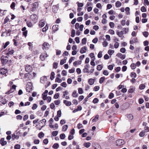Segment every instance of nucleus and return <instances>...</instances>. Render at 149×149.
<instances>
[{"mask_svg":"<svg viewBox=\"0 0 149 149\" xmlns=\"http://www.w3.org/2000/svg\"><path fill=\"white\" fill-rule=\"evenodd\" d=\"M39 5L38 3L37 2L31 4L29 5L30 11L34 12L38 8Z\"/></svg>","mask_w":149,"mask_h":149,"instance_id":"1","label":"nucleus"},{"mask_svg":"<svg viewBox=\"0 0 149 149\" xmlns=\"http://www.w3.org/2000/svg\"><path fill=\"white\" fill-rule=\"evenodd\" d=\"M38 19V17L36 14H33L30 16V21L33 24L37 22Z\"/></svg>","mask_w":149,"mask_h":149,"instance_id":"2","label":"nucleus"},{"mask_svg":"<svg viewBox=\"0 0 149 149\" xmlns=\"http://www.w3.org/2000/svg\"><path fill=\"white\" fill-rule=\"evenodd\" d=\"M125 143L124 141L122 139H119L116 140L115 144L116 146H120L123 145Z\"/></svg>","mask_w":149,"mask_h":149,"instance_id":"3","label":"nucleus"},{"mask_svg":"<svg viewBox=\"0 0 149 149\" xmlns=\"http://www.w3.org/2000/svg\"><path fill=\"white\" fill-rule=\"evenodd\" d=\"M1 60L2 63L5 65L8 61V58L7 56H2L1 58Z\"/></svg>","mask_w":149,"mask_h":149,"instance_id":"4","label":"nucleus"},{"mask_svg":"<svg viewBox=\"0 0 149 149\" xmlns=\"http://www.w3.org/2000/svg\"><path fill=\"white\" fill-rule=\"evenodd\" d=\"M33 90V83L31 82H29V93Z\"/></svg>","mask_w":149,"mask_h":149,"instance_id":"5","label":"nucleus"},{"mask_svg":"<svg viewBox=\"0 0 149 149\" xmlns=\"http://www.w3.org/2000/svg\"><path fill=\"white\" fill-rule=\"evenodd\" d=\"M8 72V70L6 69H4L3 68H0V74H4Z\"/></svg>","mask_w":149,"mask_h":149,"instance_id":"6","label":"nucleus"},{"mask_svg":"<svg viewBox=\"0 0 149 149\" xmlns=\"http://www.w3.org/2000/svg\"><path fill=\"white\" fill-rule=\"evenodd\" d=\"M89 66V65L88 64H87L85 65L84 68L83 70V71L84 73H89V71L88 68Z\"/></svg>","mask_w":149,"mask_h":149,"instance_id":"7","label":"nucleus"},{"mask_svg":"<svg viewBox=\"0 0 149 149\" xmlns=\"http://www.w3.org/2000/svg\"><path fill=\"white\" fill-rule=\"evenodd\" d=\"M58 25L57 24L54 25L52 27V29L53 32L54 33H55L56 31L58 30Z\"/></svg>","mask_w":149,"mask_h":149,"instance_id":"8","label":"nucleus"},{"mask_svg":"<svg viewBox=\"0 0 149 149\" xmlns=\"http://www.w3.org/2000/svg\"><path fill=\"white\" fill-rule=\"evenodd\" d=\"M47 80V77L45 76H43L40 78V82L42 84H44Z\"/></svg>","mask_w":149,"mask_h":149,"instance_id":"9","label":"nucleus"},{"mask_svg":"<svg viewBox=\"0 0 149 149\" xmlns=\"http://www.w3.org/2000/svg\"><path fill=\"white\" fill-rule=\"evenodd\" d=\"M53 122L54 120L52 118H50L49 121V126L51 128H52L54 127V126L52 125Z\"/></svg>","mask_w":149,"mask_h":149,"instance_id":"10","label":"nucleus"},{"mask_svg":"<svg viewBox=\"0 0 149 149\" xmlns=\"http://www.w3.org/2000/svg\"><path fill=\"white\" fill-rule=\"evenodd\" d=\"M4 138H2L0 140V143L1 144L2 146H4L7 144L6 141H4Z\"/></svg>","mask_w":149,"mask_h":149,"instance_id":"11","label":"nucleus"},{"mask_svg":"<svg viewBox=\"0 0 149 149\" xmlns=\"http://www.w3.org/2000/svg\"><path fill=\"white\" fill-rule=\"evenodd\" d=\"M14 52L13 50L9 48L8 49V53L6 54V55L8 56H9L10 55H11L13 54L14 53Z\"/></svg>","mask_w":149,"mask_h":149,"instance_id":"12","label":"nucleus"},{"mask_svg":"<svg viewBox=\"0 0 149 149\" xmlns=\"http://www.w3.org/2000/svg\"><path fill=\"white\" fill-rule=\"evenodd\" d=\"M10 42L9 41H7L6 42L5 44L3 43V45L2 46V49H1L0 51L2 50L3 49H5L9 44Z\"/></svg>","mask_w":149,"mask_h":149,"instance_id":"13","label":"nucleus"},{"mask_svg":"<svg viewBox=\"0 0 149 149\" xmlns=\"http://www.w3.org/2000/svg\"><path fill=\"white\" fill-rule=\"evenodd\" d=\"M86 50H87V47L86 46H84L81 49L80 52L81 54H83L85 53Z\"/></svg>","mask_w":149,"mask_h":149,"instance_id":"14","label":"nucleus"},{"mask_svg":"<svg viewBox=\"0 0 149 149\" xmlns=\"http://www.w3.org/2000/svg\"><path fill=\"white\" fill-rule=\"evenodd\" d=\"M116 34L119 37L121 38L122 36L124 34V31H119L117 30L116 32Z\"/></svg>","mask_w":149,"mask_h":149,"instance_id":"15","label":"nucleus"},{"mask_svg":"<svg viewBox=\"0 0 149 149\" xmlns=\"http://www.w3.org/2000/svg\"><path fill=\"white\" fill-rule=\"evenodd\" d=\"M63 102L67 106H70L71 104V103L70 101H68L66 100H64L63 101Z\"/></svg>","mask_w":149,"mask_h":149,"instance_id":"16","label":"nucleus"},{"mask_svg":"<svg viewBox=\"0 0 149 149\" xmlns=\"http://www.w3.org/2000/svg\"><path fill=\"white\" fill-rule=\"evenodd\" d=\"M19 136L18 135H16L15 134H13L12 135V139L13 140H14L15 139H18Z\"/></svg>","mask_w":149,"mask_h":149,"instance_id":"17","label":"nucleus"},{"mask_svg":"<svg viewBox=\"0 0 149 149\" xmlns=\"http://www.w3.org/2000/svg\"><path fill=\"white\" fill-rule=\"evenodd\" d=\"M58 9V8L56 6H53L52 8V11L54 13H56L57 12Z\"/></svg>","mask_w":149,"mask_h":149,"instance_id":"18","label":"nucleus"},{"mask_svg":"<svg viewBox=\"0 0 149 149\" xmlns=\"http://www.w3.org/2000/svg\"><path fill=\"white\" fill-rule=\"evenodd\" d=\"M32 70V68L29 65V77L31 78V77L32 76V75L31 74L29 73L30 72H31Z\"/></svg>","mask_w":149,"mask_h":149,"instance_id":"19","label":"nucleus"},{"mask_svg":"<svg viewBox=\"0 0 149 149\" xmlns=\"http://www.w3.org/2000/svg\"><path fill=\"white\" fill-rule=\"evenodd\" d=\"M78 94L77 93V91L76 90L73 91L72 94V96L74 97H78Z\"/></svg>","mask_w":149,"mask_h":149,"instance_id":"20","label":"nucleus"},{"mask_svg":"<svg viewBox=\"0 0 149 149\" xmlns=\"http://www.w3.org/2000/svg\"><path fill=\"white\" fill-rule=\"evenodd\" d=\"M89 56L92 59V61H94L95 60V56H94V54L93 53H91L89 55Z\"/></svg>","mask_w":149,"mask_h":149,"instance_id":"21","label":"nucleus"},{"mask_svg":"<svg viewBox=\"0 0 149 149\" xmlns=\"http://www.w3.org/2000/svg\"><path fill=\"white\" fill-rule=\"evenodd\" d=\"M11 32V30L10 29H9L8 30H7L6 29V30L4 32V33H6V36H9L10 35V33Z\"/></svg>","mask_w":149,"mask_h":149,"instance_id":"22","label":"nucleus"},{"mask_svg":"<svg viewBox=\"0 0 149 149\" xmlns=\"http://www.w3.org/2000/svg\"><path fill=\"white\" fill-rule=\"evenodd\" d=\"M88 83L90 85H92L94 83V80L92 78L88 80Z\"/></svg>","mask_w":149,"mask_h":149,"instance_id":"23","label":"nucleus"},{"mask_svg":"<svg viewBox=\"0 0 149 149\" xmlns=\"http://www.w3.org/2000/svg\"><path fill=\"white\" fill-rule=\"evenodd\" d=\"M68 125H64L63 127H62V131H66L68 128Z\"/></svg>","mask_w":149,"mask_h":149,"instance_id":"24","label":"nucleus"},{"mask_svg":"<svg viewBox=\"0 0 149 149\" xmlns=\"http://www.w3.org/2000/svg\"><path fill=\"white\" fill-rule=\"evenodd\" d=\"M59 147V144L58 143H55L52 146V148L54 149H57Z\"/></svg>","mask_w":149,"mask_h":149,"instance_id":"25","label":"nucleus"},{"mask_svg":"<svg viewBox=\"0 0 149 149\" xmlns=\"http://www.w3.org/2000/svg\"><path fill=\"white\" fill-rule=\"evenodd\" d=\"M55 73L54 72H52L50 76V79L51 80H53L54 78Z\"/></svg>","mask_w":149,"mask_h":149,"instance_id":"26","label":"nucleus"},{"mask_svg":"<svg viewBox=\"0 0 149 149\" xmlns=\"http://www.w3.org/2000/svg\"><path fill=\"white\" fill-rule=\"evenodd\" d=\"M105 79L104 77H101L99 79V82L100 84L102 83Z\"/></svg>","mask_w":149,"mask_h":149,"instance_id":"27","label":"nucleus"},{"mask_svg":"<svg viewBox=\"0 0 149 149\" xmlns=\"http://www.w3.org/2000/svg\"><path fill=\"white\" fill-rule=\"evenodd\" d=\"M114 65H115L114 64H113L112 65H110L108 66V68L109 70H112L113 69V67Z\"/></svg>","mask_w":149,"mask_h":149,"instance_id":"28","label":"nucleus"},{"mask_svg":"<svg viewBox=\"0 0 149 149\" xmlns=\"http://www.w3.org/2000/svg\"><path fill=\"white\" fill-rule=\"evenodd\" d=\"M102 68L103 66L102 65H99L97 66V69L99 71H100L102 70Z\"/></svg>","mask_w":149,"mask_h":149,"instance_id":"29","label":"nucleus"},{"mask_svg":"<svg viewBox=\"0 0 149 149\" xmlns=\"http://www.w3.org/2000/svg\"><path fill=\"white\" fill-rule=\"evenodd\" d=\"M130 77H134V78H135L136 77V74L135 72H132L131 73Z\"/></svg>","mask_w":149,"mask_h":149,"instance_id":"30","label":"nucleus"},{"mask_svg":"<svg viewBox=\"0 0 149 149\" xmlns=\"http://www.w3.org/2000/svg\"><path fill=\"white\" fill-rule=\"evenodd\" d=\"M45 24V22L44 21H40L39 23V26L40 27H43Z\"/></svg>","mask_w":149,"mask_h":149,"instance_id":"31","label":"nucleus"},{"mask_svg":"<svg viewBox=\"0 0 149 149\" xmlns=\"http://www.w3.org/2000/svg\"><path fill=\"white\" fill-rule=\"evenodd\" d=\"M121 5L120 2L119 1H117L116 3V6L117 7H120Z\"/></svg>","mask_w":149,"mask_h":149,"instance_id":"32","label":"nucleus"},{"mask_svg":"<svg viewBox=\"0 0 149 149\" xmlns=\"http://www.w3.org/2000/svg\"><path fill=\"white\" fill-rule=\"evenodd\" d=\"M125 10L126 11V15H128L130 14V8L129 7H126L125 8Z\"/></svg>","mask_w":149,"mask_h":149,"instance_id":"33","label":"nucleus"},{"mask_svg":"<svg viewBox=\"0 0 149 149\" xmlns=\"http://www.w3.org/2000/svg\"><path fill=\"white\" fill-rule=\"evenodd\" d=\"M44 136V134L42 132H40L38 134V136L40 138H42Z\"/></svg>","mask_w":149,"mask_h":149,"instance_id":"34","label":"nucleus"},{"mask_svg":"<svg viewBox=\"0 0 149 149\" xmlns=\"http://www.w3.org/2000/svg\"><path fill=\"white\" fill-rule=\"evenodd\" d=\"M29 49L32 51V48L33 47V44L31 42H29Z\"/></svg>","mask_w":149,"mask_h":149,"instance_id":"35","label":"nucleus"},{"mask_svg":"<svg viewBox=\"0 0 149 149\" xmlns=\"http://www.w3.org/2000/svg\"><path fill=\"white\" fill-rule=\"evenodd\" d=\"M84 145L86 147L88 148L90 146L91 143L89 142L86 143H84Z\"/></svg>","mask_w":149,"mask_h":149,"instance_id":"36","label":"nucleus"},{"mask_svg":"<svg viewBox=\"0 0 149 149\" xmlns=\"http://www.w3.org/2000/svg\"><path fill=\"white\" fill-rule=\"evenodd\" d=\"M48 29L47 24H46L45 26L42 29V31L43 32H46Z\"/></svg>","mask_w":149,"mask_h":149,"instance_id":"37","label":"nucleus"},{"mask_svg":"<svg viewBox=\"0 0 149 149\" xmlns=\"http://www.w3.org/2000/svg\"><path fill=\"white\" fill-rule=\"evenodd\" d=\"M99 118V115L97 114L96 115L95 118L92 120L93 122H96L97 120Z\"/></svg>","mask_w":149,"mask_h":149,"instance_id":"38","label":"nucleus"},{"mask_svg":"<svg viewBox=\"0 0 149 149\" xmlns=\"http://www.w3.org/2000/svg\"><path fill=\"white\" fill-rule=\"evenodd\" d=\"M145 88V85L143 84H140L139 86V88L141 90H143Z\"/></svg>","mask_w":149,"mask_h":149,"instance_id":"39","label":"nucleus"},{"mask_svg":"<svg viewBox=\"0 0 149 149\" xmlns=\"http://www.w3.org/2000/svg\"><path fill=\"white\" fill-rule=\"evenodd\" d=\"M143 34L145 37L147 38L148 36L149 33L147 31H144L143 32Z\"/></svg>","mask_w":149,"mask_h":149,"instance_id":"40","label":"nucleus"},{"mask_svg":"<svg viewBox=\"0 0 149 149\" xmlns=\"http://www.w3.org/2000/svg\"><path fill=\"white\" fill-rule=\"evenodd\" d=\"M75 31L74 30V29H72L71 31V36L72 37H74V36H75Z\"/></svg>","mask_w":149,"mask_h":149,"instance_id":"41","label":"nucleus"},{"mask_svg":"<svg viewBox=\"0 0 149 149\" xmlns=\"http://www.w3.org/2000/svg\"><path fill=\"white\" fill-rule=\"evenodd\" d=\"M127 117L128 118L131 120H132L133 118V116L131 114H128L127 116Z\"/></svg>","mask_w":149,"mask_h":149,"instance_id":"42","label":"nucleus"},{"mask_svg":"<svg viewBox=\"0 0 149 149\" xmlns=\"http://www.w3.org/2000/svg\"><path fill=\"white\" fill-rule=\"evenodd\" d=\"M114 52L113 50L109 49L108 51V54L110 55H111Z\"/></svg>","mask_w":149,"mask_h":149,"instance_id":"43","label":"nucleus"},{"mask_svg":"<svg viewBox=\"0 0 149 149\" xmlns=\"http://www.w3.org/2000/svg\"><path fill=\"white\" fill-rule=\"evenodd\" d=\"M65 137V135L64 134H61L60 135V138L61 139H63Z\"/></svg>","mask_w":149,"mask_h":149,"instance_id":"44","label":"nucleus"},{"mask_svg":"<svg viewBox=\"0 0 149 149\" xmlns=\"http://www.w3.org/2000/svg\"><path fill=\"white\" fill-rule=\"evenodd\" d=\"M78 93L79 94H82L83 93V90L82 88H78Z\"/></svg>","mask_w":149,"mask_h":149,"instance_id":"45","label":"nucleus"},{"mask_svg":"<svg viewBox=\"0 0 149 149\" xmlns=\"http://www.w3.org/2000/svg\"><path fill=\"white\" fill-rule=\"evenodd\" d=\"M58 132L57 131H53L52 133V135L53 136H56L58 134Z\"/></svg>","mask_w":149,"mask_h":149,"instance_id":"46","label":"nucleus"},{"mask_svg":"<svg viewBox=\"0 0 149 149\" xmlns=\"http://www.w3.org/2000/svg\"><path fill=\"white\" fill-rule=\"evenodd\" d=\"M130 67L132 70L136 68V65L134 63H132L130 65Z\"/></svg>","mask_w":149,"mask_h":149,"instance_id":"47","label":"nucleus"},{"mask_svg":"<svg viewBox=\"0 0 149 149\" xmlns=\"http://www.w3.org/2000/svg\"><path fill=\"white\" fill-rule=\"evenodd\" d=\"M47 94H44V93L42 94V98L44 100H45L47 97Z\"/></svg>","mask_w":149,"mask_h":149,"instance_id":"48","label":"nucleus"},{"mask_svg":"<svg viewBox=\"0 0 149 149\" xmlns=\"http://www.w3.org/2000/svg\"><path fill=\"white\" fill-rule=\"evenodd\" d=\"M86 38H83L82 40V43L83 45H85L86 44Z\"/></svg>","mask_w":149,"mask_h":149,"instance_id":"49","label":"nucleus"},{"mask_svg":"<svg viewBox=\"0 0 149 149\" xmlns=\"http://www.w3.org/2000/svg\"><path fill=\"white\" fill-rule=\"evenodd\" d=\"M99 100L97 98H95L93 100L92 102L94 104L98 103L99 102Z\"/></svg>","mask_w":149,"mask_h":149,"instance_id":"50","label":"nucleus"},{"mask_svg":"<svg viewBox=\"0 0 149 149\" xmlns=\"http://www.w3.org/2000/svg\"><path fill=\"white\" fill-rule=\"evenodd\" d=\"M59 93H56L54 96V98L55 99H58L59 97Z\"/></svg>","mask_w":149,"mask_h":149,"instance_id":"51","label":"nucleus"},{"mask_svg":"<svg viewBox=\"0 0 149 149\" xmlns=\"http://www.w3.org/2000/svg\"><path fill=\"white\" fill-rule=\"evenodd\" d=\"M114 97V95L113 93H111L109 96V98L110 99H111L113 98Z\"/></svg>","mask_w":149,"mask_h":149,"instance_id":"52","label":"nucleus"},{"mask_svg":"<svg viewBox=\"0 0 149 149\" xmlns=\"http://www.w3.org/2000/svg\"><path fill=\"white\" fill-rule=\"evenodd\" d=\"M55 82H58V83H60L61 81L62 80L61 79H60L58 77H57L55 79Z\"/></svg>","mask_w":149,"mask_h":149,"instance_id":"53","label":"nucleus"},{"mask_svg":"<svg viewBox=\"0 0 149 149\" xmlns=\"http://www.w3.org/2000/svg\"><path fill=\"white\" fill-rule=\"evenodd\" d=\"M141 10L143 12H146V9L144 6H142L141 8Z\"/></svg>","mask_w":149,"mask_h":149,"instance_id":"54","label":"nucleus"},{"mask_svg":"<svg viewBox=\"0 0 149 149\" xmlns=\"http://www.w3.org/2000/svg\"><path fill=\"white\" fill-rule=\"evenodd\" d=\"M138 101L139 104H141L144 102V101L142 98H141L139 99Z\"/></svg>","mask_w":149,"mask_h":149,"instance_id":"55","label":"nucleus"},{"mask_svg":"<svg viewBox=\"0 0 149 149\" xmlns=\"http://www.w3.org/2000/svg\"><path fill=\"white\" fill-rule=\"evenodd\" d=\"M102 56V51H100L98 53L97 55V57L100 58H101Z\"/></svg>","mask_w":149,"mask_h":149,"instance_id":"56","label":"nucleus"},{"mask_svg":"<svg viewBox=\"0 0 149 149\" xmlns=\"http://www.w3.org/2000/svg\"><path fill=\"white\" fill-rule=\"evenodd\" d=\"M122 30L123 31H124V33L126 34L129 31V29L128 28H124Z\"/></svg>","mask_w":149,"mask_h":149,"instance_id":"57","label":"nucleus"},{"mask_svg":"<svg viewBox=\"0 0 149 149\" xmlns=\"http://www.w3.org/2000/svg\"><path fill=\"white\" fill-rule=\"evenodd\" d=\"M126 49L125 48L122 47L120 49V52L122 53H124L126 52Z\"/></svg>","mask_w":149,"mask_h":149,"instance_id":"58","label":"nucleus"},{"mask_svg":"<svg viewBox=\"0 0 149 149\" xmlns=\"http://www.w3.org/2000/svg\"><path fill=\"white\" fill-rule=\"evenodd\" d=\"M76 3L77 4V6L79 7H82L84 6V4L83 3H80L79 2H77Z\"/></svg>","mask_w":149,"mask_h":149,"instance_id":"59","label":"nucleus"},{"mask_svg":"<svg viewBox=\"0 0 149 149\" xmlns=\"http://www.w3.org/2000/svg\"><path fill=\"white\" fill-rule=\"evenodd\" d=\"M74 138L73 135L69 134L68 136V139L69 140H71L72 139H73Z\"/></svg>","mask_w":149,"mask_h":149,"instance_id":"60","label":"nucleus"},{"mask_svg":"<svg viewBox=\"0 0 149 149\" xmlns=\"http://www.w3.org/2000/svg\"><path fill=\"white\" fill-rule=\"evenodd\" d=\"M61 85L64 88H65L67 86V84L65 82H63L61 84Z\"/></svg>","mask_w":149,"mask_h":149,"instance_id":"61","label":"nucleus"},{"mask_svg":"<svg viewBox=\"0 0 149 149\" xmlns=\"http://www.w3.org/2000/svg\"><path fill=\"white\" fill-rule=\"evenodd\" d=\"M15 6V3L14 2H13L10 5V8L12 9H15L14 7Z\"/></svg>","mask_w":149,"mask_h":149,"instance_id":"62","label":"nucleus"},{"mask_svg":"<svg viewBox=\"0 0 149 149\" xmlns=\"http://www.w3.org/2000/svg\"><path fill=\"white\" fill-rule=\"evenodd\" d=\"M127 69V67L125 65L123 66L122 68V71L123 72L125 71Z\"/></svg>","mask_w":149,"mask_h":149,"instance_id":"63","label":"nucleus"},{"mask_svg":"<svg viewBox=\"0 0 149 149\" xmlns=\"http://www.w3.org/2000/svg\"><path fill=\"white\" fill-rule=\"evenodd\" d=\"M20 146L19 144H16L15 146V149H20Z\"/></svg>","mask_w":149,"mask_h":149,"instance_id":"64","label":"nucleus"}]
</instances>
